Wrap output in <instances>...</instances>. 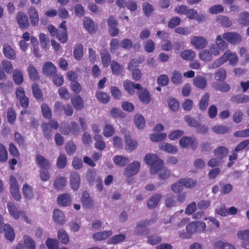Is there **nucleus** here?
Masks as SVG:
<instances>
[{"label":"nucleus","instance_id":"nucleus-1","mask_svg":"<svg viewBox=\"0 0 249 249\" xmlns=\"http://www.w3.org/2000/svg\"><path fill=\"white\" fill-rule=\"evenodd\" d=\"M144 160L148 165H150V172L152 175L157 173L159 174L160 179H166L170 176V171L166 168H162L163 161L156 155L153 154H147Z\"/></svg>","mask_w":249,"mask_h":249},{"label":"nucleus","instance_id":"nucleus-2","mask_svg":"<svg viewBox=\"0 0 249 249\" xmlns=\"http://www.w3.org/2000/svg\"><path fill=\"white\" fill-rule=\"evenodd\" d=\"M206 229V224L202 221H194L188 224L186 227V232H179V236L182 239H189L194 233L203 231Z\"/></svg>","mask_w":249,"mask_h":249},{"label":"nucleus","instance_id":"nucleus-3","mask_svg":"<svg viewBox=\"0 0 249 249\" xmlns=\"http://www.w3.org/2000/svg\"><path fill=\"white\" fill-rule=\"evenodd\" d=\"M16 95L20 106L25 109L27 108L29 105V99L25 96V91L22 87H18L17 89Z\"/></svg>","mask_w":249,"mask_h":249},{"label":"nucleus","instance_id":"nucleus-4","mask_svg":"<svg viewBox=\"0 0 249 249\" xmlns=\"http://www.w3.org/2000/svg\"><path fill=\"white\" fill-rule=\"evenodd\" d=\"M179 142L182 148L190 147L193 150H196L197 147L198 142L195 138L183 136Z\"/></svg>","mask_w":249,"mask_h":249},{"label":"nucleus","instance_id":"nucleus-5","mask_svg":"<svg viewBox=\"0 0 249 249\" xmlns=\"http://www.w3.org/2000/svg\"><path fill=\"white\" fill-rule=\"evenodd\" d=\"M141 164L140 162L134 161L127 166L124 171V175L127 178H130L137 174L140 170Z\"/></svg>","mask_w":249,"mask_h":249},{"label":"nucleus","instance_id":"nucleus-6","mask_svg":"<svg viewBox=\"0 0 249 249\" xmlns=\"http://www.w3.org/2000/svg\"><path fill=\"white\" fill-rule=\"evenodd\" d=\"M10 192L13 197L16 200H19L21 198L19 193L18 184L16 178L13 176L10 178Z\"/></svg>","mask_w":249,"mask_h":249},{"label":"nucleus","instance_id":"nucleus-7","mask_svg":"<svg viewBox=\"0 0 249 249\" xmlns=\"http://www.w3.org/2000/svg\"><path fill=\"white\" fill-rule=\"evenodd\" d=\"M16 19L19 27L21 30L28 28L30 24L27 15L22 11L18 12L16 15Z\"/></svg>","mask_w":249,"mask_h":249},{"label":"nucleus","instance_id":"nucleus-8","mask_svg":"<svg viewBox=\"0 0 249 249\" xmlns=\"http://www.w3.org/2000/svg\"><path fill=\"white\" fill-rule=\"evenodd\" d=\"M223 38L231 44L240 43L242 40V36L235 32H226L223 34Z\"/></svg>","mask_w":249,"mask_h":249},{"label":"nucleus","instance_id":"nucleus-9","mask_svg":"<svg viewBox=\"0 0 249 249\" xmlns=\"http://www.w3.org/2000/svg\"><path fill=\"white\" fill-rule=\"evenodd\" d=\"M191 43L196 49L200 50L206 47L208 42L206 39L202 36H194L191 39Z\"/></svg>","mask_w":249,"mask_h":249},{"label":"nucleus","instance_id":"nucleus-10","mask_svg":"<svg viewBox=\"0 0 249 249\" xmlns=\"http://www.w3.org/2000/svg\"><path fill=\"white\" fill-rule=\"evenodd\" d=\"M42 70L44 75L49 77L56 75L57 72L56 67L51 62H45L42 67Z\"/></svg>","mask_w":249,"mask_h":249},{"label":"nucleus","instance_id":"nucleus-11","mask_svg":"<svg viewBox=\"0 0 249 249\" xmlns=\"http://www.w3.org/2000/svg\"><path fill=\"white\" fill-rule=\"evenodd\" d=\"M150 221V220H145L139 223L135 231V234L140 236L148 234L149 231L147 226L149 225Z\"/></svg>","mask_w":249,"mask_h":249},{"label":"nucleus","instance_id":"nucleus-12","mask_svg":"<svg viewBox=\"0 0 249 249\" xmlns=\"http://www.w3.org/2000/svg\"><path fill=\"white\" fill-rule=\"evenodd\" d=\"M237 236L238 238L243 240L242 246L246 249H249V230L238 231Z\"/></svg>","mask_w":249,"mask_h":249},{"label":"nucleus","instance_id":"nucleus-13","mask_svg":"<svg viewBox=\"0 0 249 249\" xmlns=\"http://www.w3.org/2000/svg\"><path fill=\"white\" fill-rule=\"evenodd\" d=\"M28 15L32 26H35L39 22L38 13L34 6H31L28 11Z\"/></svg>","mask_w":249,"mask_h":249},{"label":"nucleus","instance_id":"nucleus-14","mask_svg":"<svg viewBox=\"0 0 249 249\" xmlns=\"http://www.w3.org/2000/svg\"><path fill=\"white\" fill-rule=\"evenodd\" d=\"M3 53L5 57L11 60H15L16 54L14 49L8 44L4 43L3 46Z\"/></svg>","mask_w":249,"mask_h":249},{"label":"nucleus","instance_id":"nucleus-15","mask_svg":"<svg viewBox=\"0 0 249 249\" xmlns=\"http://www.w3.org/2000/svg\"><path fill=\"white\" fill-rule=\"evenodd\" d=\"M7 209L11 215L16 219L19 218L20 215L25 214V213L21 211H18L15 205L12 202H8L7 203Z\"/></svg>","mask_w":249,"mask_h":249},{"label":"nucleus","instance_id":"nucleus-16","mask_svg":"<svg viewBox=\"0 0 249 249\" xmlns=\"http://www.w3.org/2000/svg\"><path fill=\"white\" fill-rule=\"evenodd\" d=\"M230 101L235 104H245L249 101V96L243 93L232 95Z\"/></svg>","mask_w":249,"mask_h":249},{"label":"nucleus","instance_id":"nucleus-17","mask_svg":"<svg viewBox=\"0 0 249 249\" xmlns=\"http://www.w3.org/2000/svg\"><path fill=\"white\" fill-rule=\"evenodd\" d=\"M138 97L140 100L143 104H148L151 100V95L149 91L145 89H143L142 87L139 89Z\"/></svg>","mask_w":249,"mask_h":249},{"label":"nucleus","instance_id":"nucleus-18","mask_svg":"<svg viewBox=\"0 0 249 249\" xmlns=\"http://www.w3.org/2000/svg\"><path fill=\"white\" fill-rule=\"evenodd\" d=\"M80 183V177L77 172H73L70 177V184L71 188L74 191H77L79 188Z\"/></svg>","mask_w":249,"mask_h":249},{"label":"nucleus","instance_id":"nucleus-19","mask_svg":"<svg viewBox=\"0 0 249 249\" xmlns=\"http://www.w3.org/2000/svg\"><path fill=\"white\" fill-rule=\"evenodd\" d=\"M124 87L125 90H126L129 94H133L135 89H140L141 86L139 84H134L131 81L126 80L124 83Z\"/></svg>","mask_w":249,"mask_h":249},{"label":"nucleus","instance_id":"nucleus-20","mask_svg":"<svg viewBox=\"0 0 249 249\" xmlns=\"http://www.w3.org/2000/svg\"><path fill=\"white\" fill-rule=\"evenodd\" d=\"M36 161L37 166L41 169H49L50 167V163L49 160L44 158L43 156L38 154L36 155Z\"/></svg>","mask_w":249,"mask_h":249},{"label":"nucleus","instance_id":"nucleus-21","mask_svg":"<svg viewBox=\"0 0 249 249\" xmlns=\"http://www.w3.org/2000/svg\"><path fill=\"white\" fill-rule=\"evenodd\" d=\"M67 184L66 178L64 177L58 176L54 179L53 186L57 191H62Z\"/></svg>","mask_w":249,"mask_h":249},{"label":"nucleus","instance_id":"nucleus-22","mask_svg":"<svg viewBox=\"0 0 249 249\" xmlns=\"http://www.w3.org/2000/svg\"><path fill=\"white\" fill-rule=\"evenodd\" d=\"M226 62L229 61L230 64L231 65H234L236 64L238 61L237 55L235 53H232L230 50L227 51L223 54Z\"/></svg>","mask_w":249,"mask_h":249},{"label":"nucleus","instance_id":"nucleus-23","mask_svg":"<svg viewBox=\"0 0 249 249\" xmlns=\"http://www.w3.org/2000/svg\"><path fill=\"white\" fill-rule=\"evenodd\" d=\"M2 230L5 232L6 238L10 242H12L15 237V232L12 227L9 224H6L3 226Z\"/></svg>","mask_w":249,"mask_h":249},{"label":"nucleus","instance_id":"nucleus-24","mask_svg":"<svg viewBox=\"0 0 249 249\" xmlns=\"http://www.w3.org/2000/svg\"><path fill=\"white\" fill-rule=\"evenodd\" d=\"M124 139L125 148L126 151L131 152L137 147V142L132 140L130 136H125Z\"/></svg>","mask_w":249,"mask_h":249},{"label":"nucleus","instance_id":"nucleus-25","mask_svg":"<svg viewBox=\"0 0 249 249\" xmlns=\"http://www.w3.org/2000/svg\"><path fill=\"white\" fill-rule=\"evenodd\" d=\"M112 234V231H103L97 232L92 235L93 239L95 241H101L107 239Z\"/></svg>","mask_w":249,"mask_h":249},{"label":"nucleus","instance_id":"nucleus-26","mask_svg":"<svg viewBox=\"0 0 249 249\" xmlns=\"http://www.w3.org/2000/svg\"><path fill=\"white\" fill-rule=\"evenodd\" d=\"M57 202L62 206H69L71 203V196L68 194H63L57 197Z\"/></svg>","mask_w":249,"mask_h":249},{"label":"nucleus","instance_id":"nucleus-27","mask_svg":"<svg viewBox=\"0 0 249 249\" xmlns=\"http://www.w3.org/2000/svg\"><path fill=\"white\" fill-rule=\"evenodd\" d=\"M159 148L160 150L168 153L174 154L178 151V149L176 146L169 143L164 142H161L159 144Z\"/></svg>","mask_w":249,"mask_h":249},{"label":"nucleus","instance_id":"nucleus-28","mask_svg":"<svg viewBox=\"0 0 249 249\" xmlns=\"http://www.w3.org/2000/svg\"><path fill=\"white\" fill-rule=\"evenodd\" d=\"M102 62L103 66L107 67L111 62V56L108 51L107 49H104L100 52Z\"/></svg>","mask_w":249,"mask_h":249},{"label":"nucleus","instance_id":"nucleus-29","mask_svg":"<svg viewBox=\"0 0 249 249\" xmlns=\"http://www.w3.org/2000/svg\"><path fill=\"white\" fill-rule=\"evenodd\" d=\"M162 198V195L160 194H156L152 196L147 201V206L150 209L154 208L158 204Z\"/></svg>","mask_w":249,"mask_h":249},{"label":"nucleus","instance_id":"nucleus-30","mask_svg":"<svg viewBox=\"0 0 249 249\" xmlns=\"http://www.w3.org/2000/svg\"><path fill=\"white\" fill-rule=\"evenodd\" d=\"M195 87L200 89H204L207 86V80L201 76H196L193 80Z\"/></svg>","mask_w":249,"mask_h":249},{"label":"nucleus","instance_id":"nucleus-31","mask_svg":"<svg viewBox=\"0 0 249 249\" xmlns=\"http://www.w3.org/2000/svg\"><path fill=\"white\" fill-rule=\"evenodd\" d=\"M71 102L75 109L81 110L84 107L83 100L79 95L73 97L71 99Z\"/></svg>","mask_w":249,"mask_h":249},{"label":"nucleus","instance_id":"nucleus-32","mask_svg":"<svg viewBox=\"0 0 249 249\" xmlns=\"http://www.w3.org/2000/svg\"><path fill=\"white\" fill-rule=\"evenodd\" d=\"M238 22L243 26L249 25V13L248 11L241 12L239 16Z\"/></svg>","mask_w":249,"mask_h":249},{"label":"nucleus","instance_id":"nucleus-33","mask_svg":"<svg viewBox=\"0 0 249 249\" xmlns=\"http://www.w3.org/2000/svg\"><path fill=\"white\" fill-rule=\"evenodd\" d=\"M22 193L24 196L28 200H31L34 197L33 188L27 183L23 185Z\"/></svg>","mask_w":249,"mask_h":249},{"label":"nucleus","instance_id":"nucleus-34","mask_svg":"<svg viewBox=\"0 0 249 249\" xmlns=\"http://www.w3.org/2000/svg\"><path fill=\"white\" fill-rule=\"evenodd\" d=\"M228 153L229 150L228 148L225 146L218 147L214 151V155L220 160L226 157Z\"/></svg>","mask_w":249,"mask_h":249},{"label":"nucleus","instance_id":"nucleus-35","mask_svg":"<svg viewBox=\"0 0 249 249\" xmlns=\"http://www.w3.org/2000/svg\"><path fill=\"white\" fill-rule=\"evenodd\" d=\"M81 202L87 208H91L93 206V201L89 194L87 192H83Z\"/></svg>","mask_w":249,"mask_h":249},{"label":"nucleus","instance_id":"nucleus-36","mask_svg":"<svg viewBox=\"0 0 249 249\" xmlns=\"http://www.w3.org/2000/svg\"><path fill=\"white\" fill-rule=\"evenodd\" d=\"M27 70L29 78L31 80L36 81L39 80V76L38 71L33 65H29Z\"/></svg>","mask_w":249,"mask_h":249},{"label":"nucleus","instance_id":"nucleus-37","mask_svg":"<svg viewBox=\"0 0 249 249\" xmlns=\"http://www.w3.org/2000/svg\"><path fill=\"white\" fill-rule=\"evenodd\" d=\"M53 218L55 222L60 225H63L65 221L63 213L58 209L53 211Z\"/></svg>","mask_w":249,"mask_h":249},{"label":"nucleus","instance_id":"nucleus-38","mask_svg":"<svg viewBox=\"0 0 249 249\" xmlns=\"http://www.w3.org/2000/svg\"><path fill=\"white\" fill-rule=\"evenodd\" d=\"M179 182L181 183L183 187L188 188H194L196 184V180L190 178H181Z\"/></svg>","mask_w":249,"mask_h":249},{"label":"nucleus","instance_id":"nucleus-39","mask_svg":"<svg viewBox=\"0 0 249 249\" xmlns=\"http://www.w3.org/2000/svg\"><path fill=\"white\" fill-rule=\"evenodd\" d=\"M125 238V235L123 234L115 235L108 240L107 243L108 244H117L124 241Z\"/></svg>","mask_w":249,"mask_h":249},{"label":"nucleus","instance_id":"nucleus-40","mask_svg":"<svg viewBox=\"0 0 249 249\" xmlns=\"http://www.w3.org/2000/svg\"><path fill=\"white\" fill-rule=\"evenodd\" d=\"M57 237L58 240L61 243L65 245L68 244L69 242V237L64 229H60L58 230Z\"/></svg>","mask_w":249,"mask_h":249},{"label":"nucleus","instance_id":"nucleus-41","mask_svg":"<svg viewBox=\"0 0 249 249\" xmlns=\"http://www.w3.org/2000/svg\"><path fill=\"white\" fill-rule=\"evenodd\" d=\"M142 8L144 15L150 17L154 12V9L152 4L148 2H144L142 3Z\"/></svg>","mask_w":249,"mask_h":249},{"label":"nucleus","instance_id":"nucleus-42","mask_svg":"<svg viewBox=\"0 0 249 249\" xmlns=\"http://www.w3.org/2000/svg\"><path fill=\"white\" fill-rule=\"evenodd\" d=\"M94 140L96 141L95 143V147L99 150H104L106 146V143L103 140L102 136L99 135H95L94 136Z\"/></svg>","mask_w":249,"mask_h":249},{"label":"nucleus","instance_id":"nucleus-43","mask_svg":"<svg viewBox=\"0 0 249 249\" xmlns=\"http://www.w3.org/2000/svg\"><path fill=\"white\" fill-rule=\"evenodd\" d=\"M214 249H235L234 247L228 243L221 241H216L213 244Z\"/></svg>","mask_w":249,"mask_h":249},{"label":"nucleus","instance_id":"nucleus-44","mask_svg":"<svg viewBox=\"0 0 249 249\" xmlns=\"http://www.w3.org/2000/svg\"><path fill=\"white\" fill-rule=\"evenodd\" d=\"M214 77L216 80L223 82L227 77V72L225 69L220 68L214 73Z\"/></svg>","mask_w":249,"mask_h":249},{"label":"nucleus","instance_id":"nucleus-45","mask_svg":"<svg viewBox=\"0 0 249 249\" xmlns=\"http://www.w3.org/2000/svg\"><path fill=\"white\" fill-rule=\"evenodd\" d=\"M113 161L116 164L121 166H125L129 162L128 158L122 156H116L113 158Z\"/></svg>","mask_w":249,"mask_h":249},{"label":"nucleus","instance_id":"nucleus-46","mask_svg":"<svg viewBox=\"0 0 249 249\" xmlns=\"http://www.w3.org/2000/svg\"><path fill=\"white\" fill-rule=\"evenodd\" d=\"M210 95L208 93H205L202 97L199 104V107L200 110H205L208 105Z\"/></svg>","mask_w":249,"mask_h":249},{"label":"nucleus","instance_id":"nucleus-47","mask_svg":"<svg viewBox=\"0 0 249 249\" xmlns=\"http://www.w3.org/2000/svg\"><path fill=\"white\" fill-rule=\"evenodd\" d=\"M67 163V160L66 156L64 153H61L57 160V167L59 169H63L66 166Z\"/></svg>","mask_w":249,"mask_h":249},{"label":"nucleus","instance_id":"nucleus-48","mask_svg":"<svg viewBox=\"0 0 249 249\" xmlns=\"http://www.w3.org/2000/svg\"><path fill=\"white\" fill-rule=\"evenodd\" d=\"M13 77L14 82L17 85H19L22 83L23 81V76L22 72L19 70H15Z\"/></svg>","mask_w":249,"mask_h":249},{"label":"nucleus","instance_id":"nucleus-49","mask_svg":"<svg viewBox=\"0 0 249 249\" xmlns=\"http://www.w3.org/2000/svg\"><path fill=\"white\" fill-rule=\"evenodd\" d=\"M84 26L89 33H92L95 31L94 22L89 18H85L84 20Z\"/></svg>","mask_w":249,"mask_h":249},{"label":"nucleus","instance_id":"nucleus-50","mask_svg":"<svg viewBox=\"0 0 249 249\" xmlns=\"http://www.w3.org/2000/svg\"><path fill=\"white\" fill-rule=\"evenodd\" d=\"M134 121L136 125L139 129H143L144 128L145 122L143 117L142 115L140 114L135 115Z\"/></svg>","mask_w":249,"mask_h":249},{"label":"nucleus","instance_id":"nucleus-51","mask_svg":"<svg viewBox=\"0 0 249 249\" xmlns=\"http://www.w3.org/2000/svg\"><path fill=\"white\" fill-rule=\"evenodd\" d=\"M96 97L97 99L103 104L107 103L109 100L110 97L106 93L98 91L96 93Z\"/></svg>","mask_w":249,"mask_h":249},{"label":"nucleus","instance_id":"nucleus-52","mask_svg":"<svg viewBox=\"0 0 249 249\" xmlns=\"http://www.w3.org/2000/svg\"><path fill=\"white\" fill-rule=\"evenodd\" d=\"M111 69L112 73L115 75H120L123 72V67L118 62L113 61L111 64Z\"/></svg>","mask_w":249,"mask_h":249},{"label":"nucleus","instance_id":"nucleus-53","mask_svg":"<svg viewBox=\"0 0 249 249\" xmlns=\"http://www.w3.org/2000/svg\"><path fill=\"white\" fill-rule=\"evenodd\" d=\"M195 53L191 50H185L180 53L181 57L186 60H191L195 58Z\"/></svg>","mask_w":249,"mask_h":249},{"label":"nucleus","instance_id":"nucleus-54","mask_svg":"<svg viewBox=\"0 0 249 249\" xmlns=\"http://www.w3.org/2000/svg\"><path fill=\"white\" fill-rule=\"evenodd\" d=\"M83 48L81 44H77L74 50L73 55L75 59L79 60H81L83 56Z\"/></svg>","mask_w":249,"mask_h":249},{"label":"nucleus","instance_id":"nucleus-55","mask_svg":"<svg viewBox=\"0 0 249 249\" xmlns=\"http://www.w3.org/2000/svg\"><path fill=\"white\" fill-rule=\"evenodd\" d=\"M32 92L34 97L36 100L41 99L42 98V92L39 88L38 85L36 83H34L32 85Z\"/></svg>","mask_w":249,"mask_h":249},{"label":"nucleus","instance_id":"nucleus-56","mask_svg":"<svg viewBox=\"0 0 249 249\" xmlns=\"http://www.w3.org/2000/svg\"><path fill=\"white\" fill-rule=\"evenodd\" d=\"M8 157L7 150L5 146L0 143V162H4L7 161Z\"/></svg>","mask_w":249,"mask_h":249},{"label":"nucleus","instance_id":"nucleus-57","mask_svg":"<svg viewBox=\"0 0 249 249\" xmlns=\"http://www.w3.org/2000/svg\"><path fill=\"white\" fill-rule=\"evenodd\" d=\"M65 148L67 153L71 156L76 151V146L73 142L69 141L66 143Z\"/></svg>","mask_w":249,"mask_h":249},{"label":"nucleus","instance_id":"nucleus-58","mask_svg":"<svg viewBox=\"0 0 249 249\" xmlns=\"http://www.w3.org/2000/svg\"><path fill=\"white\" fill-rule=\"evenodd\" d=\"M233 189V186L230 183H220V193L221 195H225L231 193Z\"/></svg>","mask_w":249,"mask_h":249},{"label":"nucleus","instance_id":"nucleus-59","mask_svg":"<svg viewBox=\"0 0 249 249\" xmlns=\"http://www.w3.org/2000/svg\"><path fill=\"white\" fill-rule=\"evenodd\" d=\"M147 242L149 244L155 245L160 243L161 241V238L158 234H155L148 236Z\"/></svg>","mask_w":249,"mask_h":249},{"label":"nucleus","instance_id":"nucleus-60","mask_svg":"<svg viewBox=\"0 0 249 249\" xmlns=\"http://www.w3.org/2000/svg\"><path fill=\"white\" fill-rule=\"evenodd\" d=\"M216 45L223 51L228 46V44L225 41L223 38V36L218 35L215 41Z\"/></svg>","mask_w":249,"mask_h":249},{"label":"nucleus","instance_id":"nucleus-61","mask_svg":"<svg viewBox=\"0 0 249 249\" xmlns=\"http://www.w3.org/2000/svg\"><path fill=\"white\" fill-rule=\"evenodd\" d=\"M144 60L143 57H140L139 59L134 58L132 59L128 65V69L130 70H132L134 68L137 67L138 65L142 63Z\"/></svg>","mask_w":249,"mask_h":249},{"label":"nucleus","instance_id":"nucleus-62","mask_svg":"<svg viewBox=\"0 0 249 249\" xmlns=\"http://www.w3.org/2000/svg\"><path fill=\"white\" fill-rule=\"evenodd\" d=\"M41 111L42 115L45 118L50 119L52 117L51 109L46 104H42L41 106Z\"/></svg>","mask_w":249,"mask_h":249},{"label":"nucleus","instance_id":"nucleus-63","mask_svg":"<svg viewBox=\"0 0 249 249\" xmlns=\"http://www.w3.org/2000/svg\"><path fill=\"white\" fill-rule=\"evenodd\" d=\"M1 64L3 69L6 73H11L13 71V67L10 61L3 60L1 61Z\"/></svg>","mask_w":249,"mask_h":249},{"label":"nucleus","instance_id":"nucleus-64","mask_svg":"<svg viewBox=\"0 0 249 249\" xmlns=\"http://www.w3.org/2000/svg\"><path fill=\"white\" fill-rule=\"evenodd\" d=\"M23 238L25 245L28 249H36V243L31 237L24 235Z\"/></svg>","mask_w":249,"mask_h":249}]
</instances>
